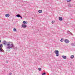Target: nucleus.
<instances>
[{
  "mask_svg": "<svg viewBox=\"0 0 75 75\" xmlns=\"http://www.w3.org/2000/svg\"><path fill=\"white\" fill-rule=\"evenodd\" d=\"M3 44L5 45H7L8 47L7 48L8 49H10V48H13L14 50H17V48L15 47L13 43L11 42H7L6 41L4 40L3 42Z\"/></svg>",
  "mask_w": 75,
  "mask_h": 75,
  "instance_id": "obj_1",
  "label": "nucleus"
},
{
  "mask_svg": "<svg viewBox=\"0 0 75 75\" xmlns=\"http://www.w3.org/2000/svg\"><path fill=\"white\" fill-rule=\"evenodd\" d=\"M2 47L3 44H1V45H0V52H4V50H3V49L2 48H2Z\"/></svg>",
  "mask_w": 75,
  "mask_h": 75,
  "instance_id": "obj_2",
  "label": "nucleus"
},
{
  "mask_svg": "<svg viewBox=\"0 0 75 75\" xmlns=\"http://www.w3.org/2000/svg\"><path fill=\"white\" fill-rule=\"evenodd\" d=\"M54 53L56 54V57H58L59 56V51L57 50H55L54 51Z\"/></svg>",
  "mask_w": 75,
  "mask_h": 75,
  "instance_id": "obj_3",
  "label": "nucleus"
},
{
  "mask_svg": "<svg viewBox=\"0 0 75 75\" xmlns=\"http://www.w3.org/2000/svg\"><path fill=\"white\" fill-rule=\"evenodd\" d=\"M64 42L66 43H69V40L68 39H65L64 40Z\"/></svg>",
  "mask_w": 75,
  "mask_h": 75,
  "instance_id": "obj_4",
  "label": "nucleus"
},
{
  "mask_svg": "<svg viewBox=\"0 0 75 75\" xmlns=\"http://www.w3.org/2000/svg\"><path fill=\"white\" fill-rule=\"evenodd\" d=\"M16 17H18V18H19V17H20V18H21V19H22L23 17L21 16H20V14H17L16 16Z\"/></svg>",
  "mask_w": 75,
  "mask_h": 75,
  "instance_id": "obj_5",
  "label": "nucleus"
},
{
  "mask_svg": "<svg viewBox=\"0 0 75 75\" xmlns=\"http://www.w3.org/2000/svg\"><path fill=\"white\" fill-rule=\"evenodd\" d=\"M22 27L23 28H26V27H27V25H26L23 24L22 25Z\"/></svg>",
  "mask_w": 75,
  "mask_h": 75,
  "instance_id": "obj_6",
  "label": "nucleus"
},
{
  "mask_svg": "<svg viewBox=\"0 0 75 75\" xmlns=\"http://www.w3.org/2000/svg\"><path fill=\"white\" fill-rule=\"evenodd\" d=\"M5 16L6 17H10V14L8 13L6 14Z\"/></svg>",
  "mask_w": 75,
  "mask_h": 75,
  "instance_id": "obj_7",
  "label": "nucleus"
},
{
  "mask_svg": "<svg viewBox=\"0 0 75 75\" xmlns=\"http://www.w3.org/2000/svg\"><path fill=\"white\" fill-rule=\"evenodd\" d=\"M62 57L63 58V59H67V57L63 55L62 56Z\"/></svg>",
  "mask_w": 75,
  "mask_h": 75,
  "instance_id": "obj_8",
  "label": "nucleus"
},
{
  "mask_svg": "<svg viewBox=\"0 0 75 75\" xmlns=\"http://www.w3.org/2000/svg\"><path fill=\"white\" fill-rule=\"evenodd\" d=\"M67 33L69 34H70L71 35H73V34H72V33L69 32V31H67Z\"/></svg>",
  "mask_w": 75,
  "mask_h": 75,
  "instance_id": "obj_9",
  "label": "nucleus"
},
{
  "mask_svg": "<svg viewBox=\"0 0 75 75\" xmlns=\"http://www.w3.org/2000/svg\"><path fill=\"white\" fill-rule=\"evenodd\" d=\"M59 20L60 21H62L63 20V19L61 17H60L59 18Z\"/></svg>",
  "mask_w": 75,
  "mask_h": 75,
  "instance_id": "obj_10",
  "label": "nucleus"
},
{
  "mask_svg": "<svg viewBox=\"0 0 75 75\" xmlns=\"http://www.w3.org/2000/svg\"><path fill=\"white\" fill-rule=\"evenodd\" d=\"M27 21H24L23 22V23L24 24H27Z\"/></svg>",
  "mask_w": 75,
  "mask_h": 75,
  "instance_id": "obj_11",
  "label": "nucleus"
},
{
  "mask_svg": "<svg viewBox=\"0 0 75 75\" xmlns=\"http://www.w3.org/2000/svg\"><path fill=\"white\" fill-rule=\"evenodd\" d=\"M74 58V55H71L70 57V58H71V59H73Z\"/></svg>",
  "mask_w": 75,
  "mask_h": 75,
  "instance_id": "obj_12",
  "label": "nucleus"
},
{
  "mask_svg": "<svg viewBox=\"0 0 75 75\" xmlns=\"http://www.w3.org/2000/svg\"><path fill=\"white\" fill-rule=\"evenodd\" d=\"M38 13H41L42 12V10H39L38 11Z\"/></svg>",
  "mask_w": 75,
  "mask_h": 75,
  "instance_id": "obj_13",
  "label": "nucleus"
},
{
  "mask_svg": "<svg viewBox=\"0 0 75 75\" xmlns=\"http://www.w3.org/2000/svg\"><path fill=\"white\" fill-rule=\"evenodd\" d=\"M64 38H62L61 40H60L61 42H63L64 41Z\"/></svg>",
  "mask_w": 75,
  "mask_h": 75,
  "instance_id": "obj_14",
  "label": "nucleus"
},
{
  "mask_svg": "<svg viewBox=\"0 0 75 75\" xmlns=\"http://www.w3.org/2000/svg\"><path fill=\"white\" fill-rule=\"evenodd\" d=\"M67 2L69 3L71 2V0H67Z\"/></svg>",
  "mask_w": 75,
  "mask_h": 75,
  "instance_id": "obj_15",
  "label": "nucleus"
},
{
  "mask_svg": "<svg viewBox=\"0 0 75 75\" xmlns=\"http://www.w3.org/2000/svg\"><path fill=\"white\" fill-rule=\"evenodd\" d=\"M71 45L72 46H75V45L74 43H71Z\"/></svg>",
  "mask_w": 75,
  "mask_h": 75,
  "instance_id": "obj_16",
  "label": "nucleus"
},
{
  "mask_svg": "<svg viewBox=\"0 0 75 75\" xmlns=\"http://www.w3.org/2000/svg\"><path fill=\"white\" fill-rule=\"evenodd\" d=\"M13 31H17V30L16 29L14 28L13 29Z\"/></svg>",
  "mask_w": 75,
  "mask_h": 75,
  "instance_id": "obj_17",
  "label": "nucleus"
},
{
  "mask_svg": "<svg viewBox=\"0 0 75 75\" xmlns=\"http://www.w3.org/2000/svg\"><path fill=\"white\" fill-rule=\"evenodd\" d=\"M38 69L39 71H41V69L40 68H39Z\"/></svg>",
  "mask_w": 75,
  "mask_h": 75,
  "instance_id": "obj_18",
  "label": "nucleus"
},
{
  "mask_svg": "<svg viewBox=\"0 0 75 75\" xmlns=\"http://www.w3.org/2000/svg\"><path fill=\"white\" fill-rule=\"evenodd\" d=\"M46 73L44 72L43 73H42V75H45L46 74Z\"/></svg>",
  "mask_w": 75,
  "mask_h": 75,
  "instance_id": "obj_19",
  "label": "nucleus"
},
{
  "mask_svg": "<svg viewBox=\"0 0 75 75\" xmlns=\"http://www.w3.org/2000/svg\"><path fill=\"white\" fill-rule=\"evenodd\" d=\"M69 7H71V6H72V5L71 4H69Z\"/></svg>",
  "mask_w": 75,
  "mask_h": 75,
  "instance_id": "obj_20",
  "label": "nucleus"
},
{
  "mask_svg": "<svg viewBox=\"0 0 75 75\" xmlns=\"http://www.w3.org/2000/svg\"><path fill=\"white\" fill-rule=\"evenodd\" d=\"M54 21H52V24H54Z\"/></svg>",
  "mask_w": 75,
  "mask_h": 75,
  "instance_id": "obj_21",
  "label": "nucleus"
},
{
  "mask_svg": "<svg viewBox=\"0 0 75 75\" xmlns=\"http://www.w3.org/2000/svg\"><path fill=\"white\" fill-rule=\"evenodd\" d=\"M6 63H7H7H8V61H6Z\"/></svg>",
  "mask_w": 75,
  "mask_h": 75,
  "instance_id": "obj_22",
  "label": "nucleus"
},
{
  "mask_svg": "<svg viewBox=\"0 0 75 75\" xmlns=\"http://www.w3.org/2000/svg\"><path fill=\"white\" fill-rule=\"evenodd\" d=\"M11 73H9V75H11Z\"/></svg>",
  "mask_w": 75,
  "mask_h": 75,
  "instance_id": "obj_23",
  "label": "nucleus"
},
{
  "mask_svg": "<svg viewBox=\"0 0 75 75\" xmlns=\"http://www.w3.org/2000/svg\"><path fill=\"white\" fill-rule=\"evenodd\" d=\"M1 42V40H0V43Z\"/></svg>",
  "mask_w": 75,
  "mask_h": 75,
  "instance_id": "obj_24",
  "label": "nucleus"
}]
</instances>
